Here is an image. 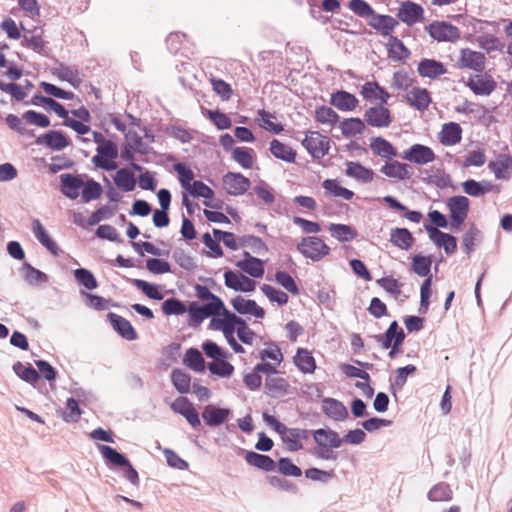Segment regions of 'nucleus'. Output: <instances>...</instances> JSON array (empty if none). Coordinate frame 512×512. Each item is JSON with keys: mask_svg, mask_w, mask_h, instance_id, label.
<instances>
[{"mask_svg": "<svg viewBox=\"0 0 512 512\" xmlns=\"http://www.w3.org/2000/svg\"><path fill=\"white\" fill-rule=\"evenodd\" d=\"M401 158L417 165H426L433 162L436 155L431 147L416 143L404 150Z\"/></svg>", "mask_w": 512, "mask_h": 512, "instance_id": "7", "label": "nucleus"}, {"mask_svg": "<svg viewBox=\"0 0 512 512\" xmlns=\"http://www.w3.org/2000/svg\"><path fill=\"white\" fill-rule=\"evenodd\" d=\"M232 158L243 168L251 169L254 163L253 150L247 147H235Z\"/></svg>", "mask_w": 512, "mask_h": 512, "instance_id": "57", "label": "nucleus"}, {"mask_svg": "<svg viewBox=\"0 0 512 512\" xmlns=\"http://www.w3.org/2000/svg\"><path fill=\"white\" fill-rule=\"evenodd\" d=\"M365 128L366 127L364 121L361 120L359 117H351L344 119L343 122L340 124L341 132L346 138H349L356 134H362Z\"/></svg>", "mask_w": 512, "mask_h": 512, "instance_id": "52", "label": "nucleus"}, {"mask_svg": "<svg viewBox=\"0 0 512 512\" xmlns=\"http://www.w3.org/2000/svg\"><path fill=\"white\" fill-rule=\"evenodd\" d=\"M224 189L231 196H240L245 194L250 186L251 181L240 172H227L223 178Z\"/></svg>", "mask_w": 512, "mask_h": 512, "instance_id": "8", "label": "nucleus"}, {"mask_svg": "<svg viewBox=\"0 0 512 512\" xmlns=\"http://www.w3.org/2000/svg\"><path fill=\"white\" fill-rule=\"evenodd\" d=\"M107 320L112 326L113 330L123 339L133 341L138 338V334L135 328L132 326L129 320L120 316L114 312L107 314Z\"/></svg>", "mask_w": 512, "mask_h": 512, "instance_id": "14", "label": "nucleus"}, {"mask_svg": "<svg viewBox=\"0 0 512 512\" xmlns=\"http://www.w3.org/2000/svg\"><path fill=\"white\" fill-rule=\"evenodd\" d=\"M173 169L178 174V180L181 186L186 191H188L192 186V182L194 181V173L192 169L184 163H175L173 165Z\"/></svg>", "mask_w": 512, "mask_h": 512, "instance_id": "62", "label": "nucleus"}, {"mask_svg": "<svg viewBox=\"0 0 512 512\" xmlns=\"http://www.w3.org/2000/svg\"><path fill=\"white\" fill-rule=\"evenodd\" d=\"M244 259L236 263V266L253 278H262L265 273L264 261L252 256L248 251H243Z\"/></svg>", "mask_w": 512, "mask_h": 512, "instance_id": "18", "label": "nucleus"}, {"mask_svg": "<svg viewBox=\"0 0 512 512\" xmlns=\"http://www.w3.org/2000/svg\"><path fill=\"white\" fill-rule=\"evenodd\" d=\"M293 363L304 374L314 373L317 367L315 358L306 348H297Z\"/></svg>", "mask_w": 512, "mask_h": 512, "instance_id": "31", "label": "nucleus"}, {"mask_svg": "<svg viewBox=\"0 0 512 512\" xmlns=\"http://www.w3.org/2000/svg\"><path fill=\"white\" fill-rule=\"evenodd\" d=\"M71 140L59 130H49L35 139V144L45 145L53 151H61L68 147Z\"/></svg>", "mask_w": 512, "mask_h": 512, "instance_id": "13", "label": "nucleus"}, {"mask_svg": "<svg viewBox=\"0 0 512 512\" xmlns=\"http://www.w3.org/2000/svg\"><path fill=\"white\" fill-rule=\"evenodd\" d=\"M54 61L58 67L51 68L50 72L52 75L57 76L61 81L68 82L74 88H78L81 84L79 71L64 65L58 59H54Z\"/></svg>", "mask_w": 512, "mask_h": 512, "instance_id": "33", "label": "nucleus"}, {"mask_svg": "<svg viewBox=\"0 0 512 512\" xmlns=\"http://www.w3.org/2000/svg\"><path fill=\"white\" fill-rule=\"evenodd\" d=\"M115 185L124 192H131L135 189L137 180L135 175L128 168H120L114 176Z\"/></svg>", "mask_w": 512, "mask_h": 512, "instance_id": "44", "label": "nucleus"}, {"mask_svg": "<svg viewBox=\"0 0 512 512\" xmlns=\"http://www.w3.org/2000/svg\"><path fill=\"white\" fill-rule=\"evenodd\" d=\"M32 230L36 239L54 256L59 255L57 243L50 237L49 233L39 219L32 222Z\"/></svg>", "mask_w": 512, "mask_h": 512, "instance_id": "27", "label": "nucleus"}, {"mask_svg": "<svg viewBox=\"0 0 512 512\" xmlns=\"http://www.w3.org/2000/svg\"><path fill=\"white\" fill-rule=\"evenodd\" d=\"M98 449L109 468H118L123 467L125 464L129 463V459L127 456L112 446L109 445H98Z\"/></svg>", "mask_w": 512, "mask_h": 512, "instance_id": "30", "label": "nucleus"}, {"mask_svg": "<svg viewBox=\"0 0 512 512\" xmlns=\"http://www.w3.org/2000/svg\"><path fill=\"white\" fill-rule=\"evenodd\" d=\"M129 283L141 290L142 293L151 300L160 301L164 299V294L160 291V285L136 278H125Z\"/></svg>", "mask_w": 512, "mask_h": 512, "instance_id": "38", "label": "nucleus"}, {"mask_svg": "<svg viewBox=\"0 0 512 512\" xmlns=\"http://www.w3.org/2000/svg\"><path fill=\"white\" fill-rule=\"evenodd\" d=\"M290 384L282 377H266L264 393L271 398H280L288 394Z\"/></svg>", "mask_w": 512, "mask_h": 512, "instance_id": "28", "label": "nucleus"}, {"mask_svg": "<svg viewBox=\"0 0 512 512\" xmlns=\"http://www.w3.org/2000/svg\"><path fill=\"white\" fill-rule=\"evenodd\" d=\"M232 411L229 408L208 405L202 412V419L207 426L218 427L227 422Z\"/></svg>", "mask_w": 512, "mask_h": 512, "instance_id": "22", "label": "nucleus"}, {"mask_svg": "<svg viewBox=\"0 0 512 512\" xmlns=\"http://www.w3.org/2000/svg\"><path fill=\"white\" fill-rule=\"evenodd\" d=\"M330 104L340 111H352L358 106L359 100L350 92L337 90L331 94Z\"/></svg>", "mask_w": 512, "mask_h": 512, "instance_id": "24", "label": "nucleus"}, {"mask_svg": "<svg viewBox=\"0 0 512 512\" xmlns=\"http://www.w3.org/2000/svg\"><path fill=\"white\" fill-rule=\"evenodd\" d=\"M447 207L450 216V229L457 232L468 216L470 200L466 196L455 195L448 199Z\"/></svg>", "mask_w": 512, "mask_h": 512, "instance_id": "3", "label": "nucleus"}, {"mask_svg": "<svg viewBox=\"0 0 512 512\" xmlns=\"http://www.w3.org/2000/svg\"><path fill=\"white\" fill-rule=\"evenodd\" d=\"M183 364L198 373L203 372L206 368L205 360L201 352L194 347L186 350L183 357Z\"/></svg>", "mask_w": 512, "mask_h": 512, "instance_id": "45", "label": "nucleus"}, {"mask_svg": "<svg viewBox=\"0 0 512 512\" xmlns=\"http://www.w3.org/2000/svg\"><path fill=\"white\" fill-rule=\"evenodd\" d=\"M486 57L482 52L464 48L460 51L457 61L459 68H467L482 73L485 69Z\"/></svg>", "mask_w": 512, "mask_h": 512, "instance_id": "11", "label": "nucleus"}, {"mask_svg": "<svg viewBox=\"0 0 512 512\" xmlns=\"http://www.w3.org/2000/svg\"><path fill=\"white\" fill-rule=\"evenodd\" d=\"M420 172L421 174H426L425 177H422V181L428 185H435L439 189H445L449 187L455 189L450 174L444 171H442L440 176L429 175L428 170H421Z\"/></svg>", "mask_w": 512, "mask_h": 512, "instance_id": "51", "label": "nucleus"}, {"mask_svg": "<svg viewBox=\"0 0 512 512\" xmlns=\"http://www.w3.org/2000/svg\"><path fill=\"white\" fill-rule=\"evenodd\" d=\"M425 30L433 40L438 42L454 43L461 37L458 27L446 21H433L425 27Z\"/></svg>", "mask_w": 512, "mask_h": 512, "instance_id": "5", "label": "nucleus"}, {"mask_svg": "<svg viewBox=\"0 0 512 512\" xmlns=\"http://www.w3.org/2000/svg\"><path fill=\"white\" fill-rule=\"evenodd\" d=\"M397 18L407 26H413L424 20V9L414 1L405 0L400 3Z\"/></svg>", "mask_w": 512, "mask_h": 512, "instance_id": "9", "label": "nucleus"}, {"mask_svg": "<svg viewBox=\"0 0 512 512\" xmlns=\"http://www.w3.org/2000/svg\"><path fill=\"white\" fill-rule=\"evenodd\" d=\"M345 174L363 183H369L374 178V171L371 168L363 166L359 162L348 161L346 163Z\"/></svg>", "mask_w": 512, "mask_h": 512, "instance_id": "36", "label": "nucleus"}, {"mask_svg": "<svg viewBox=\"0 0 512 512\" xmlns=\"http://www.w3.org/2000/svg\"><path fill=\"white\" fill-rule=\"evenodd\" d=\"M465 85L479 96H489L497 87L496 81L487 73L471 76Z\"/></svg>", "mask_w": 512, "mask_h": 512, "instance_id": "12", "label": "nucleus"}, {"mask_svg": "<svg viewBox=\"0 0 512 512\" xmlns=\"http://www.w3.org/2000/svg\"><path fill=\"white\" fill-rule=\"evenodd\" d=\"M386 49L388 57L393 61L405 63L411 56L409 48L396 36H391V38L388 39Z\"/></svg>", "mask_w": 512, "mask_h": 512, "instance_id": "26", "label": "nucleus"}, {"mask_svg": "<svg viewBox=\"0 0 512 512\" xmlns=\"http://www.w3.org/2000/svg\"><path fill=\"white\" fill-rule=\"evenodd\" d=\"M368 25L379 32L383 37L391 38L395 28L399 25V21L391 15L379 14L375 12L369 20Z\"/></svg>", "mask_w": 512, "mask_h": 512, "instance_id": "17", "label": "nucleus"}, {"mask_svg": "<svg viewBox=\"0 0 512 512\" xmlns=\"http://www.w3.org/2000/svg\"><path fill=\"white\" fill-rule=\"evenodd\" d=\"M24 273V279L30 285L46 283L49 280V277L46 273L42 272L39 269H36L31 264L24 262L22 266Z\"/></svg>", "mask_w": 512, "mask_h": 512, "instance_id": "59", "label": "nucleus"}, {"mask_svg": "<svg viewBox=\"0 0 512 512\" xmlns=\"http://www.w3.org/2000/svg\"><path fill=\"white\" fill-rule=\"evenodd\" d=\"M332 237L336 238L339 242H350L357 238L358 233L355 228L348 224L331 223L328 226Z\"/></svg>", "mask_w": 512, "mask_h": 512, "instance_id": "41", "label": "nucleus"}, {"mask_svg": "<svg viewBox=\"0 0 512 512\" xmlns=\"http://www.w3.org/2000/svg\"><path fill=\"white\" fill-rule=\"evenodd\" d=\"M164 315H182L187 312V307L183 301L178 298H168L164 300L161 306Z\"/></svg>", "mask_w": 512, "mask_h": 512, "instance_id": "63", "label": "nucleus"}, {"mask_svg": "<svg viewBox=\"0 0 512 512\" xmlns=\"http://www.w3.org/2000/svg\"><path fill=\"white\" fill-rule=\"evenodd\" d=\"M59 178L61 193L71 200L77 199L80 195V189L84 186L82 176L72 173H64L61 174Z\"/></svg>", "mask_w": 512, "mask_h": 512, "instance_id": "15", "label": "nucleus"}, {"mask_svg": "<svg viewBox=\"0 0 512 512\" xmlns=\"http://www.w3.org/2000/svg\"><path fill=\"white\" fill-rule=\"evenodd\" d=\"M231 305L233 309L241 315L250 314L259 319L265 316V310L259 306L255 300L245 299L240 295L231 300Z\"/></svg>", "mask_w": 512, "mask_h": 512, "instance_id": "20", "label": "nucleus"}, {"mask_svg": "<svg viewBox=\"0 0 512 512\" xmlns=\"http://www.w3.org/2000/svg\"><path fill=\"white\" fill-rule=\"evenodd\" d=\"M417 72L422 77L436 79L446 74L447 69L441 61L424 58L418 63Z\"/></svg>", "mask_w": 512, "mask_h": 512, "instance_id": "23", "label": "nucleus"}, {"mask_svg": "<svg viewBox=\"0 0 512 512\" xmlns=\"http://www.w3.org/2000/svg\"><path fill=\"white\" fill-rule=\"evenodd\" d=\"M406 101L418 111H425L432 102V98L427 89L414 87L406 95Z\"/></svg>", "mask_w": 512, "mask_h": 512, "instance_id": "32", "label": "nucleus"}, {"mask_svg": "<svg viewBox=\"0 0 512 512\" xmlns=\"http://www.w3.org/2000/svg\"><path fill=\"white\" fill-rule=\"evenodd\" d=\"M245 460L249 465L264 472H271L276 468V462L269 455L254 451H246Z\"/></svg>", "mask_w": 512, "mask_h": 512, "instance_id": "34", "label": "nucleus"}, {"mask_svg": "<svg viewBox=\"0 0 512 512\" xmlns=\"http://www.w3.org/2000/svg\"><path fill=\"white\" fill-rule=\"evenodd\" d=\"M324 190L333 197H341L345 200H352L354 192L340 185L336 179H326L322 183Z\"/></svg>", "mask_w": 512, "mask_h": 512, "instance_id": "47", "label": "nucleus"}, {"mask_svg": "<svg viewBox=\"0 0 512 512\" xmlns=\"http://www.w3.org/2000/svg\"><path fill=\"white\" fill-rule=\"evenodd\" d=\"M405 332L399 326L396 320L392 321L383 334L375 335V340L381 345L383 349H389L394 343L400 340V343H404Z\"/></svg>", "mask_w": 512, "mask_h": 512, "instance_id": "19", "label": "nucleus"}, {"mask_svg": "<svg viewBox=\"0 0 512 512\" xmlns=\"http://www.w3.org/2000/svg\"><path fill=\"white\" fill-rule=\"evenodd\" d=\"M384 203L392 210L404 212L402 217L408 219L413 223H419L423 214L420 211L409 210L406 205L401 203L396 197L387 195L383 197Z\"/></svg>", "mask_w": 512, "mask_h": 512, "instance_id": "35", "label": "nucleus"}, {"mask_svg": "<svg viewBox=\"0 0 512 512\" xmlns=\"http://www.w3.org/2000/svg\"><path fill=\"white\" fill-rule=\"evenodd\" d=\"M417 371V367L412 364H408L403 367L396 369V376L393 381L390 382L389 390L392 395L397 399V390H401L407 382L409 375L414 374Z\"/></svg>", "mask_w": 512, "mask_h": 512, "instance_id": "40", "label": "nucleus"}, {"mask_svg": "<svg viewBox=\"0 0 512 512\" xmlns=\"http://www.w3.org/2000/svg\"><path fill=\"white\" fill-rule=\"evenodd\" d=\"M296 249L305 258L318 262L330 254V247L317 236L303 237L296 245Z\"/></svg>", "mask_w": 512, "mask_h": 512, "instance_id": "2", "label": "nucleus"}, {"mask_svg": "<svg viewBox=\"0 0 512 512\" xmlns=\"http://www.w3.org/2000/svg\"><path fill=\"white\" fill-rule=\"evenodd\" d=\"M431 265H432V257L430 255L424 256L421 254H417L412 258V271L421 277L431 276Z\"/></svg>", "mask_w": 512, "mask_h": 512, "instance_id": "54", "label": "nucleus"}, {"mask_svg": "<svg viewBox=\"0 0 512 512\" xmlns=\"http://www.w3.org/2000/svg\"><path fill=\"white\" fill-rule=\"evenodd\" d=\"M427 497L430 501L438 502V501H450L453 497V491L450 488L449 484L445 482H440L434 485L427 494Z\"/></svg>", "mask_w": 512, "mask_h": 512, "instance_id": "55", "label": "nucleus"}, {"mask_svg": "<svg viewBox=\"0 0 512 512\" xmlns=\"http://www.w3.org/2000/svg\"><path fill=\"white\" fill-rule=\"evenodd\" d=\"M171 382L174 388L181 394H187L190 391L191 376L181 369H173L171 372Z\"/></svg>", "mask_w": 512, "mask_h": 512, "instance_id": "49", "label": "nucleus"}, {"mask_svg": "<svg viewBox=\"0 0 512 512\" xmlns=\"http://www.w3.org/2000/svg\"><path fill=\"white\" fill-rule=\"evenodd\" d=\"M224 283L227 288L244 293L252 292L256 287L254 280L240 272L232 270H227L224 273Z\"/></svg>", "mask_w": 512, "mask_h": 512, "instance_id": "10", "label": "nucleus"}, {"mask_svg": "<svg viewBox=\"0 0 512 512\" xmlns=\"http://www.w3.org/2000/svg\"><path fill=\"white\" fill-rule=\"evenodd\" d=\"M364 121L372 127H388L392 122L391 112L384 106H372L365 111Z\"/></svg>", "mask_w": 512, "mask_h": 512, "instance_id": "16", "label": "nucleus"}, {"mask_svg": "<svg viewBox=\"0 0 512 512\" xmlns=\"http://www.w3.org/2000/svg\"><path fill=\"white\" fill-rule=\"evenodd\" d=\"M455 111L463 114H475L479 121H482L489 113V110L484 105L476 104L467 99H465L462 106H457Z\"/></svg>", "mask_w": 512, "mask_h": 512, "instance_id": "60", "label": "nucleus"}, {"mask_svg": "<svg viewBox=\"0 0 512 512\" xmlns=\"http://www.w3.org/2000/svg\"><path fill=\"white\" fill-rule=\"evenodd\" d=\"M81 189V198L84 203L99 199L103 193L102 185L93 178H87Z\"/></svg>", "mask_w": 512, "mask_h": 512, "instance_id": "46", "label": "nucleus"}, {"mask_svg": "<svg viewBox=\"0 0 512 512\" xmlns=\"http://www.w3.org/2000/svg\"><path fill=\"white\" fill-rule=\"evenodd\" d=\"M269 150H270V153L275 158L280 159L282 161H285L288 163H294L296 160V156H297L296 151L278 139H273L270 142Z\"/></svg>", "mask_w": 512, "mask_h": 512, "instance_id": "39", "label": "nucleus"}, {"mask_svg": "<svg viewBox=\"0 0 512 512\" xmlns=\"http://www.w3.org/2000/svg\"><path fill=\"white\" fill-rule=\"evenodd\" d=\"M302 146L314 159H321L329 153L330 139L318 131H311L302 140Z\"/></svg>", "mask_w": 512, "mask_h": 512, "instance_id": "6", "label": "nucleus"}, {"mask_svg": "<svg viewBox=\"0 0 512 512\" xmlns=\"http://www.w3.org/2000/svg\"><path fill=\"white\" fill-rule=\"evenodd\" d=\"M13 372L24 382L34 385L40 380L39 372L30 364L24 365L16 361L12 366Z\"/></svg>", "mask_w": 512, "mask_h": 512, "instance_id": "42", "label": "nucleus"}, {"mask_svg": "<svg viewBox=\"0 0 512 512\" xmlns=\"http://www.w3.org/2000/svg\"><path fill=\"white\" fill-rule=\"evenodd\" d=\"M390 242L395 247L408 250L413 246L415 239L409 229L396 227L391 229Z\"/></svg>", "mask_w": 512, "mask_h": 512, "instance_id": "37", "label": "nucleus"}, {"mask_svg": "<svg viewBox=\"0 0 512 512\" xmlns=\"http://www.w3.org/2000/svg\"><path fill=\"white\" fill-rule=\"evenodd\" d=\"M512 167V156L509 154H501L497 161H491L488 168L494 173L497 179H508L509 176L504 173Z\"/></svg>", "mask_w": 512, "mask_h": 512, "instance_id": "48", "label": "nucleus"}, {"mask_svg": "<svg viewBox=\"0 0 512 512\" xmlns=\"http://www.w3.org/2000/svg\"><path fill=\"white\" fill-rule=\"evenodd\" d=\"M189 319L188 325L190 327H198L206 318L209 317V313L205 312L201 305L193 301L189 304L187 308Z\"/></svg>", "mask_w": 512, "mask_h": 512, "instance_id": "61", "label": "nucleus"}, {"mask_svg": "<svg viewBox=\"0 0 512 512\" xmlns=\"http://www.w3.org/2000/svg\"><path fill=\"white\" fill-rule=\"evenodd\" d=\"M73 275L77 283L89 291L98 287V281L96 277L87 268H77L73 271Z\"/></svg>", "mask_w": 512, "mask_h": 512, "instance_id": "53", "label": "nucleus"}, {"mask_svg": "<svg viewBox=\"0 0 512 512\" xmlns=\"http://www.w3.org/2000/svg\"><path fill=\"white\" fill-rule=\"evenodd\" d=\"M370 148L376 155L382 158L392 159L398 155L396 148L382 137H373L371 139Z\"/></svg>", "mask_w": 512, "mask_h": 512, "instance_id": "43", "label": "nucleus"}, {"mask_svg": "<svg viewBox=\"0 0 512 512\" xmlns=\"http://www.w3.org/2000/svg\"><path fill=\"white\" fill-rule=\"evenodd\" d=\"M261 291L271 301L277 303L279 306L286 305L289 301V296L284 291L277 289L271 285L263 284Z\"/></svg>", "mask_w": 512, "mask_h": 512, "instance_id": "64", "label": "nucleus"}, {"mask_svg": "<svg viewBox=\"0 0 512 512\" xmlns=\"http://www.w3.org/2000/svg\"><path fill=\"white\" fill-rule=\"evenodd\" d=\"M313 439L319 449H314L311 454L323 460H336L338 454L333 449L339 448L344 443L343 437L330 428H319L313 432Z\"/></svg>", "mask_w": 512, "mask_h": 512, "instance_id": "1", "label": "nucleus"}, {"mask_svg": "<svg viewBox=\"0 0 512 512\" xmlns=\"http://www.w3.org/2000/svg\"><path fill=\"white\" fill-rule=\"evenodd\" d=\"M241 247H248L256 254H265L269 251L267 244L258 236L246 234L239 237Z\"/></svg>", "mask_w": 512, "mask_h": 512, "instance_id": "50", "label": "nucleus"}, {"mask_svg": "<svg viewBox=\"0 0 512 512\" xmlns=\"http://www.w3.org/2000/svg\"><path fill=\"white\" fill-rule=\"evenodd\" d=\"M207 368L213 375L221 378H229L235 370L234 366L226 359L214 360L207 364Z\"/></svg>", "mask_w": 512, "mask_h": 512, "instance_id": "56", "label": "nucleus"}, {"mask_svg": "<svg viewBox=\"0 0 512 512\" xmlns=\"http://www.w3.org/2000/svg\"><path fill=\"white\" fill-rule=\"evenodd\" d=\"M348 8L358 17L371 19L375 14L374 8L365 0H350Z\"/></svg>", "mask_w": 512, "mask_h": 512, "instance_id": "58", "label": "nucleus"}, {"mask_svg": "<svg viewBox=\"0 0 512 512\" xmlns=\"http://www.w3.org/2000/svg\"><path fill=\"white\" fill-rule=\"evenodd\" d=\"M462 139V128L459 123L448 122L442 126L439 133V141L444 146H453Z\"/></svg>", "mask_w": 512, "mask_h": 512, "instance_id": "29", "label": "nucleus"}, {"mask_svg": "<svg viewBox=\"0 0 512 512\" xmlns=\"http://www.w3.org/2000/svg\"><path fill=\"white\" fill-rule=\"evenodd\" d=\"M97 155L92 158V163L96 168L105 171H114L118 164L114 161L119 154L117 145L112 140H107L96 148Z\"/></svg>", "mask_w": 512, "mask_h": 512, "instance_id": "4", "label": "nucleus"}, {"mask_svg": "<svg viewBox=\"0 0 512 512\" xmlns=\"http://www.w3.org/2000/svg\"><path fill=\"white\" fill-rule=\"evenodd\" d=\"M322 411L334 421H344L349 416L346 406L340 400L331 397L322 399Z\"/></svg>", "mask_w": 512, "mask_h": 512, "instance_id": "21", "label": "nucleus"}, {"mask_svg": "<svg viewBox=\"0 0 512 512\" xmlns=\"http://www.w3.org/2000/svg\"><path fill=\"white\" fill-rule=\"evenodd\" d=\"M380 172L390 178L407 180L411 178L412 167L409 164L399 161L386 162L380 169Z\"/></svg>", "mask_w": 512, "mask_h": 512, "instance_id": "25", "label": "nucleus"}]
</instances>
